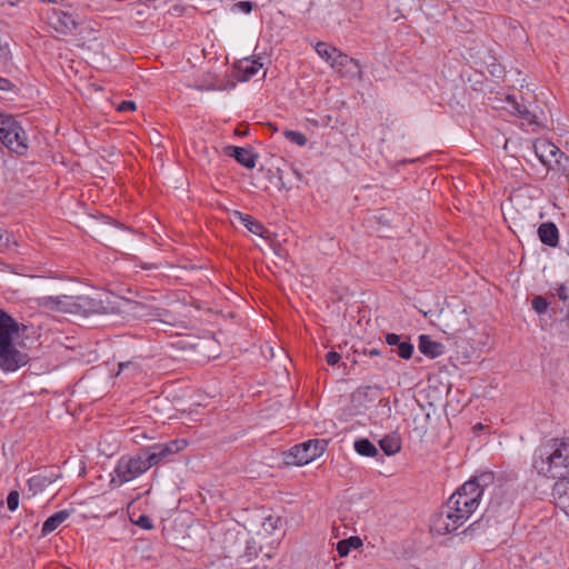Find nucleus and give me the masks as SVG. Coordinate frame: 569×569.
Returning <instances> with one entry per match:
<instances>
[{"label":"nucleus","mask_w":569,"mask_h":569,"mask_svg":"<svg viewBox=\"0 0 569 569\" xmlns=\"http://www.w3.org/2000/svg\"><path fill=\"white\" fill-rule=\"evenodd\" d=\"M418 349L422 355L431 359L441 356L445 351L443 345L433 341L428 335L419 336Z\"/></svg>","instance_id":"obj_18"},{"label":"nucleus","mask_w":569,"mask_h":569,"mask_svg":"<svg viewBox=\"0 0 569 569\" xmlns=\"http://www.w3.org/2000/svg\"><path fill=\"white\" fill-rule=\"evenodd\" d=\"M76 296L42 297L39 306L48 311L76 313Z\"/></svg>","instance_id":"obj_13"},{"label":"nucleus","mask_w":569,"mask_h":569,"mask_svg":"<svg viewBox=\"0 0 569 569\" xmlns=\"http://www.w3.org/2000/svg\"><path fill=\"white\" fill-rule=\"evenodd\" d=\"M379 445L387 456H393L401 449V438L397 433L387 435L379 441Z\"/></svg>","instance_id":"obj_24"},{"label":"nucleus","mask_w":569,"mask_h":569,"mask_svg":"<svg viewBox=\"0 0 569 569\" xmlns=\"http://www.w3.org/2000/svg\"><path fill=\"white\" fill-rule=\"evenodd\" d=\"M495 507H496L495 502H491V503H490V509H491V510H493V509H495Z\"/></svg>","instance_id":"obj_45"},{"label":"nucleus","mask_w":569,"mask_h":569,"mask_svg":"<svg viewBox=\"0 0 569 569\" xmlns=\"http://www.w3.org/2000/svg\"><path fill=\"white\" fill-rule=\"evenodd\" d=\"M20 495L17 490H11L7 497V506L10 511H16L19 507Z\"/></svg>","instance_id":"obj_33"},{"label":"nucleus","mask_w":569,"mask_h":569,"mask_svg":"<svg viewBox=\"0 0 569 569\" xmlns=\"http://www.w3.org/2000/svg\"><path fill=\"white\" fill-rule=\"evenodd\" d=\"M340 360H341V356L337 351H329L326 355V362L329 366H336Z\"/></svg>","instance_id":"obj_38"},{"label":"nucleus","mask_w":569,"mask_h":569,"mask_svg":"<svg viewBox=\"0 0 569 569\" xmlns=\"http://www.w3.org/2000/svg\"><path fill=\"white\" fill-rule=\"evenodd\" d=\"M328 441L325 439L305 441L290 448L284 460L288 465L305 466L320 457L326 451Z\"/></svg>","instance_id":"obj_7"},{"label":"nucleus","mask_w":569,"mask_h":569,"mask_svg":"<svg viewBox=\"0 0 569 569\" xmlns=\"http://www.w3.org/2000/svg\"><path fill=\"white\" fill-rule=\"evenodd\" d=\"M355 450L363 457H375L378 455V449L376 446L368 439L362 438L355 441Z\"/></svg>","instance_id":"obj_28"},{"label":"nucleus","mask_w":569,"mask_h":569,"mask_svg":"<svg viewBox=\"0 0 569 569\" xmlns=\"http://www.w3.org/2000/svg\"><path fill=\"white\" fill-rule=\"evenodd\" d=\"M443 332L452 337L468 331L471 327L469 312L466 308L450 310L443 315Z\"/></svg>","instance_id":"obj_10"},{"label":"nucleus","mask_w":569,"mask_h":569,"mask_svg":"<svg viewBox=\"0 0 569 569\" xmlns=\"http://www.w3.org/2000/svg\"><path fill=\"white\" fill-rule=\"evenodd\" d=\"M380 388L378 386H366V387H361L357 390V393L358 395H362L363 397H370V392H373V391H379Z\"/></svg>","instance_id":"obj_40"},{"label":"nucleus","mask_w":569,"mask_h":569,"mask_svg":"<svg viewBox=\"0 0 569 569\" xmlns=\"http://www.w3.org/2000/svg\"><path fill=\"white\" fill-rule=\"evenodd\" d=\"M507 101L512 106L513 112L519 114L527 123H537L536 116L529 111L526 107L520 106L511 96L507 97Z\"/></svg>","instance_id":"obj_29"},{"label":"nucleus","mask_w":569,"mask_h":569,"mask_svg":"<svg viewBox=\"0 0 569 569\" xmlns=\"http://www.w3.org/2000/svg\"><path fill=\"white\" fill-rule=\"evenodd\" d=\"M363 353H365V355H368V356H370V357H376V356H379L381 352H380V350H378V349H376V348H372V349H370V350H368V351H367V350H365V351H363Z\"/></svg>","instance_id":"obj_44"},{"label":"nucleus","mask_w":569,"mask_h":569,"mask_svg":"<svg viewBox=\"0 0 569 569\" xmlns=\"http://www.w3.org/2000/svg\"><path fill=\"white\" fill-rule=\"evenodd\" d=\"M234 9L243 13H250L253 9V3L250 1H239L234 4Z\"/></svg>","instance_id":"obj_37"},{"label":"nucleus","mask_w":569,"mask_h":569,"mask_svg":"<svg viewBox=\"0 0 569 569\" xmlns=\"http://www.w3.org/2000/svg\"><path fill=\"white\" fill-rule=\"evenodd\" d=\"M538 237L540 241L551 248L559 243V230L553 222H543L538 227Z\"/></svg>","instance_id":"obj_19"},{"label":"nucleus","mask_w":569,"mask_h":569,"mask_svg":"<svg viewBox=\"0 0 569 569\" xmlns=\"http://www.w3.org/2000/svg\"><path fill=\"white\" fill-rule=\"evenodd\" d=\"M136 525L144 530H151L153 528V522L147 515H141L136 521Z\"/></svg>","instance_id":"obj_34"},{"label":"nucleus","mask_w":569,"mask_h":569,"mask_svg":"<svg viewBox=\"0 0 569 569\" xmlns=\"http://www.w3.org/2000/svg\"><path fill=\"white\" fill-rule=\"evenodd\" d=\"M533 149L548 170L569 177V157L559 147L547 139H537L533 142Z\"/></svg>","instance_id":"obj_3"},{"label":"nucleus","mask_w":569,"mask_h":569,"mask_svg":"<svg viewBox=\"0 0 569 569\" xmlns=\"http://www.w3.org/2000/svg\"><path fill=\"white\" fill-rule=\"evenodd\" d=\"M318 56L325 60L330 67L335 62V57L339 53V49L328 44L327 42L319 41L315 46Z\"/></svg>","instance_id":"obj_26"},{"label":"nucleus","mask_w":569,"mask_h":569,"mask_svg":"<svg viewBox=\"0 0 569 569\" xmlns=\"http://www.w3.org/2000/svg\"><path fill=\"white\" fill-rule=\"evenodd\" d=\"M57 478H58V476H54L53 473H50V475L40 473V475L31 477L28 480V486H29L30 490H33L34 492L42 491L44 488H47L48 486L53 483Z\"/></svg>","instance_id":"obj_25"},{"label":"nucleus","mask_w":569,"mask_h":569,"mask_svg":"<svg viewBox=\"0 0 569 569\" xmlns=\"http://www.w3.org/2000/svg\"><path fill=\"white\" fill-rule=\"evenodd\" d=\"M262 67L263 62L260 56H254L253 59L244 58L240 60L236 66L239 74L238 79L240 81H248L253 76H256Z\"/></svg>","instance_id":"obj_14"},{"label":"nucleus","mask_w":569,"mask_h":569,"mask_svg":"<svg viewBox=\"0 0 569 569\" xmlns=\"http://www.w3.org/2000/svg\"><path fill=\"white\" fill-rule=\"evenodd\" d=\"M184 439H174L167 443H158L149 448V453H146L149 465L151 467L167 461L171 456L182 451L187 447Z\"/></svg>","instance_id":"obj_9"},{"label":"nucleus","mask_w":569,"mask_h":569,"mask_svg":"<svg viewBox=\"0 0 569 569\" xmlns=\"http://www.w3.org/2000/svg\"><path fill=\"white\" fill-rule=\"evenodd\" d=\"M553 497L556 505L569 516V480L559 481L555 485Z\"/></svg>","instance_id":"obj_21"},{"label":"nucleus","mask_w":569,"mask_h":569,"mask_svg":"<svg viewBox=\"0 0 569 569\" xmlns=\"http://www.w3.org/2000/svg\"><path fill=\"white\" fill-rule=\"evenodd\" d=\"M0 141L18 154L28 149L26 132L11 114L0 113Z\"/></svg>","instance_id":"obj_5"},{"label":"nucleus","mask_w":569,"mask_h":569,"mask_svg":"<svg viewBox=\"0 0 569 569\" xmlns=\"http://www.w3.org/2000/svg\"><path fill=\"white\" fill-rule=\"evenodd\" d=\"M280 522V518L278 517H268L266 519V522L263 523V526L267 528V526H269L272 530L277 529L278 528V523Z\"/></svg>","instance_id":"obj_42"},{"label":"nucleus","mask_w":569,"mask_h":569,"mask_svg":"<svg viewBox=\"0 0 569 569\" xmlns=\"http://www.w3.org/2000/svg\"><path fill=\"white\" fill-rule=\"evenodd\" d=\"M71 515V511L63 509L54 512L52 516L47 518L41 528V535L48 536L54 531L61 523H63Z\"/></svg>","instance_id":"obj_22"},{"label":"nucleus","mask_w":569,"mask_h":569,"mask_svg":"<svg viewBox=\"0 0 569 569\" xmlns=\"http://www.w3.org/2000/svg\"><path fill=\"white\" fill-rule=\"evenodd\" d=\"M390 2L396 4V11L399 13L410 9L412 4V0H390Z\"/></svg>","instance_id":"obj_36"},{"label":"nucleus","mask_w":569,"mask_h":569,"mask_svg":"<svg viewBox=\"0 0 569 569\" xmlns=\"http://www.w3.org/2000/svg\"><path fill=\"white\" fill-rule=\"evenodd\" d=\"M493 472H482L466 481L465 489L478 491V493L482 497L485 490L493 485Z\"/></svg>","instance_id":"obj_20"},{"label":"nucleus","mask_w":569,"mask_h":569,"mask_svg":"<svg viewBox=\"0 0 569 569\" xmlns=\"http://www.w3.org/2000/svg\"><path fill=\"white\" fill-rule=\"evenodd\" d=\"M150 468L151 466L149 465L146 453L123 456L117 462L114 468L116 477L112 478L111 483L122 486L140 477Z\"/></svg>","instance_id":"obj_6"},{"label":"nucleus","mask_w":569,"mask_h":569,"mask_svg":"<svg viewBox=\"0 0 569 569\" xmlns=\"http://www.w3.org/2000/svg\"><path fill=\"white\" fill-rule=\"evenodd\" d=\"M446 510L441 512L432 522L431 529L438 535H448L460 528L472 515L465 512V508L457 502L455 497H450L446 505Z\"/></svg>","instance_id":"obj_4"},{"label":"nucleus","mask_w":569,"mask_h":569,"mask_svg":"<svg viewBox=\"0 0 569 569\" xmlns=\"http://www.w3.org/2000/svg\"><path fill=\"white\" fill-rule=\"evenodd\" d=\"M362 546V541L359 537H349L348 539L340 540L337 543V551L340 557H346L350 550L358 549Z\"/></svg>","instance_id":"obj_27"},{"label":"nucleus","mask_w":569,"mask_h":569,"mask_svg":"<svg viewBox=\"0 0 569 569\" xmlns=\"http://www.w3.org/2000/svg\"><path fill=\"white\" fill-rule=\"evenodd\" d=\"M532 309L538 313L542 315L547 311L549 302L542 296H536L531 300Z\"/></svg>","instance_id":"obj_32"},{"label":"nucleus","mask_w":569,"mask_h":569,"mask_svg":"<svg viewBox=\"0 0 569 569\" xmlns=\"http://www.w3.org/2000/svg\"><path fill=\"white\" fill-rule=\"evenodd\" d=\"M556 295L563 302H567L568 299H569L568 289H567V287L565 284H559L556 288Z\"/></svg>","instance_id":"obj_39"},{"label":"nucleus","mask_w":569,"mask_h":569,"mask_svg":"<svg viewBox=\"0 0 569 569\" xmlns=\"http://www.w3.org/2000/svg\"><path fill=\"white\" fill-rule=\"evenodd\" d=\"M457 502L463 506L465 512H475L479 507L481 496L478 491L465 489V483L453 493Z\"/></svg>","instance_id":"obj_15"},{"label":"nucleus","mask_w":569,"mask_h":569,"mask_svg":"<svg viewBox=\"0 0 569 569\" xmlns=\"http://www.w3.org/2000/svg\"><path fill=\"white\" fill-rule=\"evenodd\" d=\"M128 372L129 376L134 377L141 372V367L136 361L119 362L118 375Z\"/></svg>","instance_id":"obj_30"},{"label":"nucleus","mask_w":569,"mask_h":569,"mask_svg":"<svg viewBox=\"0 0 569 569\" xmlns=\"http://www.w3.org/2000/svg\"><path fill=\"white\" fill-rule=\"evenodd\" d=\"M227 151L229 156L233 157L237 162L242 164L244 168L252 169L256 167L258 156L252 151V149L229 146Z\"/></svg>","instance_id":"obj_17"},{"label":"nucleus","mask_w":569,"mask_h":569,"mask_svg":"<svg viewBox=\"0 0 569 569\" xmlns=\"http://www.w3.org/2000/svg\"><path fill=\"white\" fill-rule=\"evenodd\" d=\"M16 86L7 78L0 77V90L2 91H14Z\"/></svg>","instance_id":"obj_41"},{"label":"nucleus","mask_w":569,"mask_h":569,"mask_svg":"<svg viewBox=\"0 0 569 569\" xmlns=\"http://www.w3.org/2000/svg\"><path fill=\"white\" fill-rule=\"evenodd\" d=\"M234 214L239 221L253 234L264 238V233H268V230L263 227V224L252 216L242 213L240 211H236Z\"/></svg>","instance_id":"obj_23"},{"label":"nucleus","mask_w":569,"mask_h":569,"mask_svg":"<svg viewBox=\"0 0 569 569\" xmlns=\"http://www.w3.org/2000/svg\"><path fill=\"white\" fill-rule=\"evenodd\" d=\"M136 102L131 101V100H124V101H121L118 106H117V111L119 112H131V111H134L136 110Z\"/></svg>","instance_id":"obj_35"},{"label":"nucleus","mask_w":569,"mask_h":569,"mask_svg":"<svg viewBox=\"0 0 569 569\" xmlns=\"http://www.w3.org/2000/svg\"><path fill=\"white\" fill-rule=\"evenodd\" d=\"M385 339L387 345L397 347L396 352L400 358L408 360L412 357L413 345L410 342L409 338H402L401 336L391 332L387 333Z\"/></svg>","instance_id":"obj_16"},{"label":"nucleus","mask_w":569,"mask_h":569,"mask_svg":"<svg viewBox=\"0 0 569 569\" xmlns=\"http://www.w3.org/2000/svg\"><path fill=\"white\" fill-rule=\"evenodd\" d=\"M46 16L49 26L61 34H70L78 27V23L74 20V18L70 13L64 12L60 9H49Z\"/></svg>","instance_id":"obj_11"},{"label":"nucleus","mask_w":569,"mask_h":569,"mask_svg":"<svg viewBox=\"0 0 569 569\" xmlns=\"http://www.w3.org/2000/svg\"><path fill=\"white\" fill-rule=\"evenodd\" d=\"M109 293L100 292L93 296H76V313H111L114 308L109 302Z\"/></svg>","instance_id":"obj_8"},{"label":"nucleus","mask_w":569,"mask_h":569,"mask_svg":"<svg viewBox=\"0 0 569 569\" xmlns=\"http://www.w3.org/2000/svg\"><path fill=\"white\" fill-rule=\"evenodd\" d=\"M532 468L550 479H569V442L551 439L539 446L532 458Z\"/></svg>","instance_id":"obj_1"},{"label":"nucleus","mask_w":569,"mask_h":569,"mask_svg":"<svg viewBox=\"0 0 569 569\" xmlns=\"http://www.w3.org/2000/svg\"><path fill=\"white\" fill-rule=\"evenodd\" d=\"M19 333V323L0 309V368L6 372L17 371L29 361L27 353L18 350L13 337Z\"/></svg>","instance_id":"obj_2"},{"label":"nucleus","mask_w":569,"mask_h":569,"mask_svg":"<svg viewBox=\"0 0 569 569\" xmlns=\"http://www.w3.org/2000/svg\"><path fill=\"white\" fill-rule=\"evenodd\" d=\"M283 136L290 140L292 143L299 146V147H303L307 144L308 140H307V137L299 132V131H293V130H286L283 132Z\"/></svg>","instance_id":"obj_31"},{"label":"nucleus","mask_w":569,"mask_h":569,"mask_svg":"<svg viewBox=\"0 0 569 569\" xmlns=\"http://www.w3.org/2000/svg\"><path fill=\"white\" fill-rule=\"evenodd\" d=\"M8 241H9V238H8L7 231L0 228V247L1 248L7 247Z\"/></svg>","instance_id":"obj_43"},{"label":"nucleus","mask_w":569,"mask_h":569,"mask_svg":"<svg viewBox=\"0 0 569 569\" xmlns=\"http://www.w3.org/2000/svg\"><path fill=\"white\" fill-rule=\"evenodd\" d=\"M341 77L350 79H362V70L360 62L357 59L349 57L348 54L339 51L335 57V62L331 66Z\"/></svg>","instance_id":"obj_12"}]
</instances>
